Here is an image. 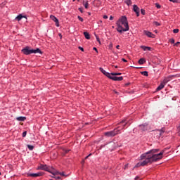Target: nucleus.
Returning a JSON list of instances; mask_svg holds the SVG:
<instances>
[{"label":"nucleus","mask_w":180,"mask_h":180,"mask_svg":"<svg viewBox=\"0 0 180 180\" xmlns=\"http://www.w3.org/2000/svg\"><path fill=\"white\" fill-rule=\"evenodd\" d=\"M110 20H113V16L112 15L110 16Z\"/></svg>","instance_id":"nucleus-44"},{"label":"nucleus","mask_w":180,"mask_h":180,"mask_svg":"<svg viewBox=\"0 0 180 180\" xmlns=\"http://www.w3.org/2000/svg\"><path fill=\"white\" fill-rule=\"evenodd\" d=\"M123 123H124V124H123ZM118 124H122V127H121V129L118 128V130H123V129H124V127H126L127 122H126V120H123L120 123H118Z\"/></svg>","instance_id":"nucleus-14"},{"label":"nucleus","mask_w":180,"mask_h":180,"mask_svg":"<svg viewBox=\"0 0 180 180\" xmlns=\"http://www.w3.org/2000/svg\"><path fill=\"white\" fill-rule=\"evenodd\" d=\"M155 131H159V136L160 137H161V136H162V134H164V133H165V128L162 127L160 129H156Z\"/></svg>","instance_id":"nucleus-15"},{"label":"nucleus","mask_w":180,"mask_h":180,"mask_svg":"<svg viewBox=\"0 0 180 180\" xmlns=\"http://www.w3.org/2000/svg\"><path fill=\"white\" fill-rule=\"evenodd\" d=\"M41 175L43 174L40 172L28 174V176H31L32 178H37V176H41Z\"/></svg>","instance_id":"nucleus-12"},{"label":"nucleus","mask_w":180,"mask_h":180,"mask_svg":"<svg viewBox=\"0 0 180 180\" xmlns=\"http://www.w3.org/2000/svg\"><path fill=\"white\" fill-rule=\"evenodd\" d=\"M87 158H89L88 156H86V157H85V160H87Z\"/></svg>","instance_id":"nucleus-52"},{"label":"nucleus","mask_w":180,"mask_h":180,"mask_svg":"<svg viewBox=\"0 0 180 180\" xmlns=\"http://www.w3.org/2000/svg\"><path fill=\"white\" fill-rule=\"evenodd\" d=\"M103 19H108V15H103Z\"/></svg>","instance_id":"nucleus-42"},{"label":"nucleus","mask_w":180,"mask_h":180,"mask_svg":"<svg viewBox=\"0 0 180 180\" xmlns=\"http://www.w3.org/2000/svg\"><path fill=\"white\" fill-rule=\"evenodd\" d=\"M116 30L118 33H123V32H128L129 22H127V17L126 15L122 16L116 22Z\"/></svg>","instance_id":"nucleus-2"},{"label":"nucleus","mask_w":180,"mask_h":180,"mask_svg":"<svg viewBox=\"0 0 180 180\" xmlns=\"http://www.w3.org/2000/svg\"><path fill=\"white\" fill-rule=\"evenodd\" d=\"M116 49H117L119 50V49H120V45H117V46H116Z\"/></svg>","instance_id":"nucleus-47"},{"label":"nucleus","mask_w":180,"mask_h":180,"mask_svg":"<svg viewBox=\"0 0 180 180\" xmlns=\"http://www.w3.org/2000/svg\"><path fill=\"white\" fill-rule=\"evenodd\" d=\"M179 29H174L173 30V33H179Z\"/></svg>","instance_id":"nucleus-32"},{"label":"nucleus","mask_w":180,"mask_h":180,"mask_svg":"<svg viewBox=\"0 0 180 180\" xmlns=\"http://www.w3.org/2000/svg\"><path fill=\"white\" fill-rule=\"evenodd\" d=\"M124 4L127 5V6H130L131 5V0H123Z\"/></svg>","instance_id":"nucleus-20"},{"label":"nucleus","mask_w":180,"mask_h":180,"mask_svg":"<svg viewBox=\"0 0 180 180\" xmlns=\"http://www.w3.org/2000/svg\"><path fill=\"white\" fill-rule=\"evenodd\" d=\"M37 53H39V54H43V52L39 48L37 49H31V54H37Z\"/></svg>","instance_id":"nucleus-13"},{"label":"nucleus","mask_w":180,"mask_h":180,"mask_svg":"<svg viewBox=\"0 0 180 180\" xmlns=\"http://www.w3.org/2000/svg\"><path fill=\"white\" fill-rule=\"evenodd\" d=\"M141 49H142L143 51H151L153 48L146 46H141Z\"/></svg>","instance_id":"nucleus-16"},{"label":"nucleus","mask_w":180,"mask_h":180,"mask_svg":"<svg viewBox=\"0 0 180 180\" xmlns=\"http://www.w3.org/2000/svg\"><path fill=\"white\" fill-rule=\"evenodd\" d=\"M168 81H169L168 78L165 79L163 82H162L158 86L157 91H161V89H162L164 86H165V84L168 82Z\"/></svg>","instance_id":"nucleus-6"},{"label":"nucleus","mask_w":180,"mask_h":180,"mask_svg":"<svg viewBox=\"0 0 180 180\" xmlns=\"http://www.w3.org/2000/svg\"><path fill=\"white\" fill-rule=\"evenodd\" d=\"M144 34H146V36H147L148 37H150L152 39H154V37H155V35H154V34H153L150 31H147V30H144L143 31Z\"/></svg>","instance_id":"nucleus-11"},{"label":"nucleus","mask_w":180,"mask_h":180,"mask_svg":"<svg viewBox=\"0 0 180 180\" xmlns=\"http://www.w3.org/2000/svg\"><path fill=\"white\" fill-rule=\"evenodd\" d=\"M115 68H117V66H115Z\"/></svg>","instance_id":"nucleus-53"},{"label":"nucleus","mask_w":180,"mask_h":180,"mask_svg":"<svg viewBox=\"0 0 180 180\" xmlns=\"http://www.w3.org/2000/svg\"><path fill=\"white\" fill-rule=\"evenodd\" d=\"M139 127L141 131H147L148 130V123L146 122L144 124H140Z\"/></svg>","instance_id":"nucleus-7"},{"label":"nucleus","mask_w":180,"mask_h":180,"mask_svg":"<svg viewBox=\"0 0 180 180\" xmlns=\"http://www.w3.org/2000/svg\"><path fill=\"white\" fill-rule=\"evenodd\" d=\"M59 175H61V176H65V174H64V172H60Z\"/></svg>","instance_id":"nucleus-37"},{"label":"nucleus","mask_w":180,"mask_h":180,"mask_svg":"<svg viewBox=\"0 0 180 180\" xmlns=\"http://www.w3.org/2000/svg\"><path fill=\"white\" fill-rule=\"evenodd\" d=\"M169 42H170L172 44H174V43H175V39H174L173 38H172V39H169Z\"/></svg>","instance_id":"nucleus-30"},{"label":"nucleus","mask_w":180,"mask_h":180,"mask_svg":"<svg viewBox=\"0 0 180 180\" xmlns=\"http://www.w3.org/2000/svg\"><path fill=\"white\" fill-rule=\"evenodd\" d=\"M77 19L80 20V22H84V18H82L81 16L78 15Z\"/></svg>","instance_id":"nucleus-29"},{"label":"nucleus","mask_w":180,"mask_h":180,"mask_svg":"<svg viewBox=\"0 0 180 180\" xmlns=\"http://www.w3.org/2000/svg\"><path fill=\"white\" fill-rule=\"evenodd\" d=\"M23 18H26V16L22 15V14L18 15L16 18H15V20H18V22H20V20H22V19H23Z\"/></svg>","instance_id":"nucleus-17"},{"label":"nucleus","mask_w":180,"mask_h":180,"mask_svg":"<svg viewBox=\"0 0 180 180\" xmlns=\"http://www.w3.org/2000/svg\"><path fill=\"white\" fill-rule=\"evenodd\" d=\"M75 1V0H73V2Z\"/></svg>","instance_id":"nucleus-56"},{"label":"nucleus","mask_w":180,"mask_h":180,"mask_svg":"<svg viewBox=\"0 0 180 180\" xmlns=\"http://www.w3.org/2000/svg\"><path fill=\"white\" fill-rule=\"evenodd\" d=\"M22 53L25 56H29L32 54V49H29V46H26L25 48L22 49Z\"/></svg>","instance_id":"nucleus-8"},{"label":"nucleus","mask_w":180,"mask_h":180,"mask_svg":"<svg viewBox=\"0 0 180 180\" xmlns=\"http://www.w3.org/2000/svg\"><path fill=\"white\" fill-rule=\"evenodd\" d=\"M155 5H156V8H157L158 9H160V8H161V6H160V4H156Z\"/></svg>","instance_id":"nucleus-35"},{"label":"nucleus","mask_w":180,"mask_h":180,"mask_svg":"<svg viewBox=\"0 0 180 180\" xmlns=\"http://www.w3.org/2000/svg\"><path fill=\"white\" fill-rule=\"evenodd\" d=\"M91 155H92V153L89 154L87 156H88V158H89V157H91Z\"/></svg>","instance_id":"nucleus-51"},{"label":"nucleus","mask_w":180,"mask_h":180,"mask_svg":"<svg viewBox=\"0 0 180 180\" xmlns=\"http://www.w3.org/2000/svg\"><path fill=\"white\" fill-rule=\"evenodd\" d=\"M54 178H55V179H56V180L61 179V177H60V176H55Z\"/></svg>","instance_id":"nucleus-34"},{"label":"nucleus","mask_w":180,"mask_h":180,"mask_svg":"<svg viewBox=\"0 0 180 180\" xmlns=\"http://www.w3.org/2000/svg\"><path fill=\"white\" fill-rule=\"evenodd\" d=\"M112 47H113V44L112 43L109 44V49H112Z\"/></svg>","instance_id":"nucleus-38"},{"label":"nucleus","mask_w":180,"mask_h":180,"mask_svg":"<svg viewBox=\"0 0 180 180\" xmlns=\"http://www.w3.org/2000/svg\"><path fill=\"white\" fill-rule=\"evenodd\" d=\"M141 15H146V10L141 8Z\"/></svg>","instance_id":"nucleus-28"},{"label":"nucleus","mask_w":180,"mask_h":180,"mask_svg":"<svg viewBox=\"0 0 180 180\" xmlns=\"http://www.w3.org/2000/svg\"><path fill=\"white\" fill-rule=\"evenodd\" d=\"M167 150H169V148H166L160 153L155 154V153H158L160 149H152L143 154H142L139 158V162L136 165V167L139 168V167H144L147 165V164H152V162H155L159 161V160L162 159V155L167 151ZM143 160H144L143 161Z\"/></svg>","instance_id":"nucleus-1"},{"label":"nucleus","mask_w":180,"mask_h":180,"mask_svg":"<svg viewBox=\"0 0 180 180\" xmlns=\"http://www.w3.org/2000/svg\"><path fill=\"white\" fill-rule=\"evenodd\" d=\"M133 11H134V12H135L137 17L140 16V8H139V6H137V5L134 4L133 6Z\"/></svg>","instance_id":"nucleus-10"},{"label":"nucleus","mask_w":180,"mask_h":180,"mask_svg":"<svg viewBox=\"0 0 180 180\" xmlns=\"http://www.w3.org/2000/svg\"><path fill=\"white\" fill-rule=\"evenodd\" d=\"M141 75H144V77H148V72L147 71H143L141 72Z\"/></svg>","instance_id":"nucleus-23"},{"label":"nucleus","mask_w":180,"mask_h":180,"mask_svg":"<svg viewBox=\"0 0 180 180\" xmlns=\"http://www.w3.org/2000/svg\"><path fill=\"white\" fill-rule=\"evenodd\" d=\"M128 165H129L128 164L125 165L124 169H126L127 168Z\"/></svg>","instance_id":"nucleus-49"},{"label":"nucleus","mask_w":180,"mask_h":180,"mask_svg":"<svg viewBox=\"0 0 180 180\" xmlns=\"http://www.w3.org/2000/svg\"><path fill=\"white\" fill-rule=\"evenodd\" d=\"M78 49L79 50H81V51H84V48L79 46Z\"/></svg>","instance_id":"nucleus-39"},{"label":"nucleus","mask_w":180,"mask_h":180,"mask_svg":"<svg viewBox=\"0 0 180 180\" xmlns=\"http://www.w3.org/2000/svg\"><path fill=\"white\" fill-rule=\"evenodd\" d=\"M153 25H155V26H161V24L157 21H154Z\"/></svg>","instance_id":"nucleus-25"},{"label":"nucleus","mask_w":180,"mask_h":180,"mask_svg":"<svg viewBox=\"0 0 180 180\" xmlns=\"http://www.w3.org/2000/svg\"><path fill=\"white\" fill-rule=\"evenodd\" d=\"M91 155H92V153L89 154L87 156H88V158H89V157H91Z\"/></svg>","instance_id":"nucleus-50"},{"label":"nucleus","mask_w":180,"mask_h":180,"mask_svg":"<svg viewBox=\"0 0 180 180\" xmlns=\"http://www.w3.org/2000/svg\"><path fill=\"white\" fill-rule=\"evenodd\" d=\"M178 130H179V135L180 136V125L178 127Z\"/></svg>","instance_id":"nucleus-46"},{"label":"nucleus","mask_w":180,"mask_h":180,"mask_svg":"<svg viewBox=\"0 0 180 180\" xmlns=\"http://www.w3.org/2000/svg\"><path fill=\"white\" fill-rule=\"evenodd\" d=\"M134 180H140V177L139 176H136L135 177Z\"/></svg>","instance_id":"nucleus-40"},{"label":"nucleus","mask_w":180,"mask_h":180,"mask_svg":"<svg viewBox=\"0 0 180 180\" xmlns=\"http://www.w3.org/2000/svg\"><path fill=\"white\" fill-rule=\"evenodd\" d=\"M26 134H27V131H25L22 133V137H26Z\"/></svg>","instance_id":"nucleus-33"},{"label":"nucleus","mask_w":180,"mask_h":180,"mask_svg":"<svg viewBox=\"0 0 180 180\" xmlns=\"http://www.w3.org/2000/svg\"><path fill=\"white\" fill-rule=\"evenodd\" d=\"M27 148L32 151L33 150V149L34 148V146H32V145H27Z\"/></svg>","instance_id":"nucleus-24"},{"label":"nucleus","mask_w":180,"mask_h":180,"mask_svg":"<svg viewBox=\"0 0 180 180\" xmlns=\"http://www.w3.org/2000/svg\"><path fill=\"white\" fill-rule=\"evenodd\" d=\"M115 94H117V95H119V92L116 91V90H114Z\"/></svg>","instance_id":"nucleus-48"},{"label":"nucleus","mask_w":180,"mask_h":180,"mask_svg":"<svg viewBox=\"0 0 180 180\" xmlns=\"http://www.w3.org/2000/svg\"><path fill=\"white\" fill-rule=\"evenodd\" d=\"M99 70L102 72V74L105 75V77H107L110 79H112V81H123V77L122 76L121 77L111 76V73L106 72L105 70H103V68H100Z\"/></svg>","instance_id":"nucleus-3"},{"label":"nucleus","mask_w":180,"mask_h":180,"mask_svg":"<svg viewBox=\"0 0 180 180\" xmlns=\"http://www.w3.org/2000/svg\"><path fill=\"white\" fill-rule=\"evenodd\" d=\"M59 36H61V34H60Z\"/></svg>","instance_id":"nucleus-54"},{"label":"nucleus","mask_w":180,"mask_h":180,"mask_svg":"<svg viewBox=\"0 0 180 180\" xmlns=\"http://www.w3.org/2000/svg\"><path fill=\"white\" fill-rule=\"evenodd\" d=\"M50 18L51 19V20H53V22H55L56 23V26L57 27H60V22H58V19L56 18V16L53 15H50Z\"/></svg>","instance_id":"nucleus-9"},{"label":"nucleus","mask_w":180,"mask_h":180,"mask_svg":"<svg viewBox=\"0 0 180 180\" xmlns=\"http://www.w3.org/2000/svg\"><path fill=\"white\" fill-rule=\"evenodd\" d=\"M178 44H180L179 41H177L176 44H174V46H178Z\"/></svg>","instance_id":"nucleus-45"},{"label":"nucleus","mask_w":180,"mask_h":180,"mask_svg":"<svg viewBox=\"0 0 180 180\" xmlns=\"http://www.w3.org/2000/svg\"><path fill=\"white\" fill-rule=\"evenodd\" d=\"M16 120L18 122H25V120H26V117H18Z\"/></svg>","instance_id":"nucleus-19"},{"label":"nucleus","mask_w":180,"mask_h":180,"mask_svg":"<svg viewBox=\"0 0 180 180\" xmlns=\"http://www.w3.org/2000/svg\"><path fill=\"white\" fill-rule=\"evenodd\" d=\"M112 75H122V73H120V72H112L111 73V76Z\"/></svg>","instance_id":"nucleus-26"},{"label":"nucleus","mask_w":180,"mask_h":180,"mask_svg":"<svg viewBox=\"0 0 180 180\" xmlns=\"http://www.w3.org/2000/svg\"><path fill=\"white\" fill-rule=\"evenodd\" d=\"M144 63H146V59L144 58H141L139 60V64H140V65H143V64H144Z\"/></svg>","instance_id":"nucleus-21"},{"label":"nucleus","mask_w":180,"mask_h":180,"mask_svg":"<svg viewBox=\"0 0 180 180\" xmlns=\"http://www.w3.org/2000/svg\"><path fill=\"white\" fill-rule=\"evenodd\" d=\"M83 5H84L85 9H88V8L89 6V4L88 3V1H86V2L83 1Z\"/></svg>","instance_id":"nucleus-22"},{"label":"nucleus","mask_w":180,"mask_h":180,"mask_svg":"<svg viewBox=\"0 0 180 180\" xmlns=\"http://www.w3.org/2000/svg\"><path fill=\"white\" fill-rule=\"evenodd\" d=\"M0 175H1V172H0Z\"/></svg>","instance_id":"nucleus-55"},{"label":"nucleus","mask_w":180,"mask_h":180,"mask_svg":"<svg viewBox=\"0 0 180 180\" xmlns=\"http://www.w3.org/2000/svg\"><path fill=\"white\" fill-rule=\"evenodd\" d=\"M170 2H174V4H177L178 2L180 1V0H169Z\"/></svg>","instance_id":"nucleus-31"},{"label":"nucleus","mask_w":180,"mask_h":180,"mask_svg":"<svg viewBox=\"0 0 180 180\" xmlns=\"http://www.w3.org/2000/svg\"><path fill=\"white\" fill-rule=\"evenodd\" d=\"M95 37H96V39L97 41L101 43V39H99V37L96 34H95Z\"/></svg>","instance_id":"nucleus-27"},{"label":"nucleus","mask_w":180,"mask_h":180,"mask_svg":"<svg viewBox=\"0 0 180 180\" xmlns=\"http://www.w3.org/2000/svg\"><path fill=\"white\" fill-rule=\"evenodd\" d=\"M120 126L117 127V128H115L114 130L107 131L104 133V136L106 137H115V136H117V134H120Z\"/></svg>","instance_id":"nucleus-4"},{"label":"nucleus","mask_w":180,"mask_h":180,"mask_svg":"<svg viewBox=\"0 0 180 180\" xmlns=\"http://www.w3.org/2000/svg\"><path fill=\"white\" fill-rule=\"evenodd\" d=\"M122 61H123L124 63H127V60H126L125 58H122Z\"/></svg>","instance_id":"nucleus-41"},{"label":"nucleus","mask_w":180,"mask_h":180,"mask_svg":"<svg viewBox=\"0 0 180 180\" xmlns=\"http://www.w3.org/2000/svg\"><path fill=\"white\" fill-rule=\"evenodd\" d=\"M39 169H42L43 171H47L48 172H50L52 175H56L58 174V172L54 173L53 172H51V169L50 167H47L46 165H41L39 166Z\"/></svg>","instance_id":"nucleus-5"},{"label":"nucleus","mask_w":180,"mask_h":180,"mask_svg":"<svg viewBox=\"0 0 180 180\" xmlns=\"http://www.w3.org/2000/svg\"><path fill=\"white\" fill-rule=\"evenodd\" d=\"M93 50H94L95 51H96V53H98V49L96 47H94Z\"/></svg>","instance_id":"nucleus-43"},{"label":"nucleus","mask_w":180,"mask_h":180,"mask_svg":"<svg viewBox=\"0 0 180 180\" xmlns=\"http://www.w3.org/2000/svg\"><path fill=\"white\" fill-rule=\"evenodd\" d=\"M79 12H81V13H84V11L82 10V8H79Z\"/></svg>","instance_id":"nucleus-36"},{"label":"nucleus","mask_w":180,"mask_h":180,"mask_svg":"<svg viewBox=\"0 0 180 180\" xmlns=\"http://www.w3.org/2000/svg\"><path fill=\"white\" fill-rule=\"evenodd\" d=\"M77 1H79V0H77Z\"/></svg>","instance_id":"nucleus-57"},{"label":"nucleus","mask_w":180,"mask_h":180,"mask_svg":"<svg viewBox=\"0 0 180 180\" xmlns=\"http://www.w3.org/2000/svg\"><path fill=\"white\" fill-rule=\"evenodd\" d=\"M84 36L87 40H89L91 39V35L87 32H84Z\"/></svg>","instance_id":"nucleus-18"}]
</instances>
